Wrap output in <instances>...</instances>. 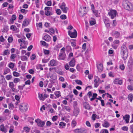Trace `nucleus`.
<instances>
[{
	"label": "nucleus",
	"mask_w": 133,
	"mask_h": 133,
	"mask_svg": "<svg viewBox=\"0 0 133 133\" xmlns=\"http://www.w3.org/2000/svg\"><path fill=\"white\" fill-rule=\"evenodd\" d=\"M118 45H116L113 43L112 45V48L115 49H117Z\"/></svg>",
	"instance_id": "obj_57"
},
{
	"label": "nucleus",
	"mask_w": 133,
	"mask_h": 133,
	"mask_svg": "<svg viewBox=\"0 0 133 133\" xmlns=\"http://www.w3.org/2000/svg\"><path fill=\"white\" fill-rule=\"evenodd\" d=\"M21 59L23 61H27L28 58L25 56H21Z\"/></svg>",
	"instance_id": "obj_33"
},
{
	"label": "nucleus",
	"mask_w": 133,
	"mask_h": 133,
	"mask_svg": "<svg viewBox=\"0 0 133 133\" xmlns=\"http://www.w3.org/2000/svg\"><path fill=\"white\" fill-rule=\"evenodd\" d=\"M16 55L15 54H12L11 55L10 58L12 61H15L14 59L16 57Z\"/></svg>",
	"instance_id": "obj_34"
},
{
	"label": "nucleus",
	"mask_w": 133,
	"mask_h": 133,
	"mask_svg": "<svg viewBox=\"0 0 133 133\" xmlns=\"http://www.w3.org/2000/svg\"><path fill=\"white\" fill-rule=\"evenodd\" d=\"M130 117V115L128 114H126L123 116V119L125 120L127 123H129Z\"/></svg>",
	"instance_id": "obj_16"
},
{
	"label": "nucleus",
	"mask_w": 133,
	"mask_h": 133,
	"mask_svg": "<svg viewBox=\"0 0 133 133\" xmlns=\"http://www.w3.org/2000/svg\"><path fill=\"white\" fill-rule=\"evenodd\" d=\"M29 23L28 20L26 19H25L23 21L22 25H24V26H26L28 25Z\"/></svg>",
	"instance_id": "obj_29"
},
{
	"label": "nucleus",
	"mask_w": 133,
	"mask_h": 133,
	"mask_svg": "<svg viewBox=\"0 0 133 133\" xmlns=\"http://www.w3.org/2000/svg\"><path fill=\"white\" fill-rule=\"evenodd\" d=\"M69 35L71 38H75L77 36V32L75 29H74V32H72L70 31H69L68 32Z\"/></svg>",
	"instance_id": "obj_6"
},
{
	"label": "nucleus",
	"mask_w": 133,
	"mask_h": 133,
	"mask_svg": "<svg viewBox=\"0 0 133 133\" xmlns=\"http://www.w3.org/2000/svg\"><path fill=\"white\" fill-rule=\"evenodd\" d=\"M75 60L74 58H72L69 62L70 66L74 67L75 65Z\"/></svg>",
	"instance_id": "obj_19"
},
{
	"label": "nucleus",
	"mask_w": 133,
	"mask_h": 133,
	"mask_svg": "<svg viewBox=\"0 0 133 133\" xmlns=\"http://www.w3.org/2000/svg\"><path fill=\"white\" fill-rule=\"evenodd\" d=\"M97 115L96 114H93L92 116V119L94 121L97 118Z\"/></svg>",
	"instance_id": "obj_48"
},
{
	"label": "nucleus",
	"mask_w": 133,
	"mask_h": 133,
	"mask_svg": "<svg viewBox=\"0 0 133 133\" xmlns=\"http://www.w3.org/2000/svg\"><path fill=\"white\" fill-rule=\"evenodd\" d=\"M66 55L64 51H61L58 58V60H64L65 59Z\"/></svg>",
	"instance_id": "obj_9"
},
{
	"label": "nucleus",
	"mask_w": 133,
	"mask_h": 133,
	"mask_svg": "<svg viewBox=\"0 0 133 133\" xmlns=\"http://www.w3.org/2000/svg\"><path fill=\"white\" fill-rule=\"evenodd\" d=\"M60 18L61 19H65L66 18V16L65 15H62L60 16Z\"/></svg>",
	"instance_id": "obj_52"
},
{
	"label": "nucleus",
	"mask_w": 133,
	"mask_h": 133,
	"mask_svg": "<svg viewBox=\"0 0 133 133\" xmlns=\"http://www.w3.org/2000/svg\"><path fill=\"white\" fill-rule=\"evenodd\" d=\"M128 54V52L126 46L124 45L122 46L121 48V55L124 60L127 59Z\"/></svg>",
	"instance_id": "obj_1"
},
{
	"label": "nucleus",
	"mask_w": 133,
	"mask_h": 133,
	"mask_svg": "<svg viewBox=\"0 0 133 133\" xmlns=\"http://www.w3.org/2000/svg\"><path fill=\"white\" fill-rule=\"evenodd\" d=\"M12 77V76L10 75H7L6 77V78L7 80H9Z\"/></svg>",
	"instance_id": "obj_58"
},
{
	"label": "nucleus",
	"mask_w": 133,
	"mask_h": 133,
	"mask_svg": "<svg viewBox=\"0 0 133 133\" xmlns=\"http://www.w3.org/2000/svg\"><path fill=\"white\" fill-rule=\"evenodd\" d=\"M129 130L130 132L131 133H133V124L130 126Z\"/></svg>",
	"instance_id": "obj_39"
},
{
	"label": "nucleus",
	"mask_w": 133,
	"mask_h": 133,
	"mask_svg": "<svg viewBox=\"0 0 133 133\" xmlns=\"http://www.w3.org/2000/svg\"><path fill=\"white\" fill-rule=\"evenodd\" d=\"M10 29L14 31H15L17 29V28L16 26L12 25L11 26Z\"/></svg>",
	"instance_id": "obj_44"
},
{
	"label": "nucleus",
	"mask_w": 133,
	"mask_h": 133,
	"mask_svg": "<svg viewBox=\"0 0 133 133\" xmlns=\"http://www.w3.org/2000/svg\"><path fill=\"white\" fill-rule=\"evenodd\" d=\"M124 8L127 10L131 11L133 9V5L128 1H126L123 4Z\"/></svg>",
	"instance_id": "obj_2"
},
{
	"label": "nucleus",
	"mask_w": 133,
	"mask_h": 133,
	"mask_svg": "<svg viewBox=\"0 0 133 133\" xmlns=\"http://www.w3.org/2000/svg\"><path fill=\"white\" fill-rule=\"evenodd\" d=\"M28 106L27 104L24 103L21 104L19 106V109L22 112H24L26 111L28 108Z\"/></svg>",
	"instance_id": "obj_4"
},
{
	"label": "nucleus",
	"mask_w": 133,
	"mask_h": 133,
	"mask_svg": "<svg viewBox=\"0 0 133 133\" xmlns=\"http://www.w3.org/2000/svg\"><path fill=\"white\" fill-rule=\"evenodd\" d=\"M8 42L9 43H11L13 41V38L11 37H9L8 39Z\"/></svg>",
	"instance_id": "obj_64"
},
{
	"label": "nucleus",
	"mask_w": 133,
	"mask_h": 133,
	"mask_svg": "<svg viewBox=\"0 0 133 133\" xmlns=\"http://www.w3.org/2000/svg\"><path fill=\"white\" fill-rule=\"evenodd\" d=\"M121 129L122 130L125 131H128V127L126 126H124L123 127L121 128Z\"/></svg>",
	"instance_id": "obj_36"
},
{
	"label": "nucleus",
	"mask_w": 133,
	"mask_h": 133,
	"mask_svg": "<svg viewBox=\"0 0 133 133\" xmlns=\"http://www.w3.org/2000/svg\"><path fill=\"white\" fill-rule=\"evenodd\" d=\"M114 83L115 84L121 85L122 84L123 81L119 78H116L114 80Z\"/></svg>",
	"instance_id": "obj_12"
},
{
	"label": "nucleus",
	"mask_w": 133,
	"mask_h": 133,
	"mask_svg": "<svg viewBox=\"0 0 133 133\" xmlns=\"http://www.w3.org/2000/svg\"><path fill=\"white\" fill-rule=\"evenodd\" d=\"M103 21H104L106 26L107 28H108L110 27L109 20V18L105 17L103 18Z\"/></svg>",
	"instance_id": "obj_10"
},
{
	"label": "nucleus",
	"mask_w": 133,
	"mask_h": 133,
	"mask_svg": "<svg viewBox=\"0 0 133 133\" xmlns=\"http://www.w3.org/2000/svg\"><path fill=\"white\" fill-rule=\"evenodd\" d=\"M50 77L52 79L55 80L57 79V76L55 75H54L50 76Z\"/></svg>",
	"instance_id": "obj_55"
},
{
	"label": "nucleus",
	"mask_w": 133,
	"mask_h": 133,
	"mask_svg": "<svg viewBox=\"0 0 133 133\" xmlns=\"http://www.w3.org/2000/svg\"><path fill=\"white\" fill-rule=\"evenodd\" d=\"M108 14L110 18L113 19L116 17V15H117L118 13L116 10L111 9L108 12Z\"/></svg>",
	"instance_id": "obj_3"
},
{
	"label": "nucleus",
	"mask_w": 133,
	"mask_h": 133,
	"mask_svg": "<svg viewBox=\"0 0 133 133\" xmlns=\"http://www.w3.org/2000/svg\"><path fill=\"white\" fill-rule=\"evenodd\" d=\"M68 8L67 7H65L63 8V9L62 10V11L63 12L66 13L67 12V11L68 10Z\"/></svg>",
	"instance_id": "obj_53"
},
{
	"label": "nucleus",
	"mask_w": 133,
	"mask_h": 133,
	"mask_svg": "<svg viewBox=\"0 0 133 133\" xmlns=\"http://www.w3.org/2000/svg\"><path fill=\"white\" fill-rule=\"evenodd\" d=\"M75 82L77 84L79 85H82V82L81 80H76Z\"/></svg>",
	"instance_id": "obj_46"
},
{
	"label": "nucleus",
	"mask_w": 133,
	"mask_h": 133,
	"mask_svg": "<svg viewBox=\"0 0 133 133\" xmlns=\"http://www.w3.org/2000/svg\"><path fill=\"white\" fill-rule=\"evenodd\" d=\"M133 64L132 59L131 57H130L129 58L128 65L130 68H131Z\"/></svg>",
	"instance_id": "obj_20"
},
{
	"label": "nucleus",
	"mask_w": 133,
	"mask_h": 133,
	"mask_svg": "<svg viewBox=\"0 0 133 133\" xmlns=\"http://www.w3.org/2000/svg\"><path fill=\"white\" fill-rule=\"evenodd\" d=\"M16 19V16L15 15H13L11 17V18L10 19L9 21H8V23L10 24H13L14 22V21Z\"/></svg>",
	"instance_id": "obj_14"
},
{
	"label": "nucleus",
	"mask_w": 133,
	"mask_h": 133,
	"mask_svg": "<svg viewBox=\"0 0 133 133\" xmlns=\"http://www.w3.org/2000/svg\"><path fill=\"white\" fill-rule=\"evenodd\" d=\"M90 25H95L96 23V22L95 20H91L89 21Z\"/></svg>",
	"instance_id": "obj_38"
},
{
	"label": "nucleus",
	"mask_w": 133,
	"mask_h": 133,
	"mask_svg": "<svg viewBox=\"0 0 133 133\" xmlns=\"http://www.w3.org/2000/svg\"><path fill=\"white\" fill-rule=\"evenodd\" d=\"M95 83L94 84V87L97 88L99 85V83L98 82V81L96 79L94 80Z\"/></svg>",
	"instance_id": "obj_30"
},
{
	"label": "nucleus",
	"mask_w": 133,
	"mask_h": 133,
	"mask_svg": "<svg viewBox=\"0 0 133 133\" xmlns=\"http://www.w3.org/2000/svg\"><path fill=\"white\" fill-rule=\"evenodd\" d=\"M28 10L24 9H22L21 10V11L23 14H25L28 12Z\"/></svg>",
	"instance_id": "obj_47"
},
{
	"label": "nucleus",
	"mask_w": 133,
	"mask_h": 133,
	"mask_svg": "<svg viewBox=\"0 0 133 133\" xmlns=\"http://www.w3.org/2000/svg\"><path fill=\"white\" fill-rule=\"evenodd\" d=\"M66 4L65 3H64L63 2L62 3V4L60 8L62 9V10L63 9V8H65V7Z\"/></svg>",
	"instance_id": "obj_56"
},
{
	"label": "nucleus",
	"mask_w": 133,
	"mask_h": 133,
	"mask_svg": "<svg viewBox=\"0 0 133 133\" xmlns=\"http://www.w3.org/2000/svg\"><path fill=\"white\" fill-rule=\"evenodd\" d=\"M77 123L76 121L74 119H73L71 123V126L72 128H75L76 125Z\"/></svg>",
	"instance_id": "obj_25"
},
{
	"label": "nucleus",
	"mask_w": 133,
	"mask_h": 133,
	"mask_svg": "<svg viewBox=\"0 0 133 133\" xmlns=\"http://www.w3.org/2000/svg\"><path fill=\"white\" fill-rule=\"evenodd\" d=\"M35 122L37 123V125L40 127H43L45 124L44 121H42L39 119H37L35 120Z\"/></svg>",
	"instance_id": "obj_7"
},
{
	"label": "nucleus",
	"mask_w": 133,
	"mask_h": 133,
	"mask_svg": "<svg viewBox=\"0 0 133 133\" xmlns=\"http://www.w3.org/2000/svg\"><path fill=\"white\" fill-rule=\"evenodd\" d=\"M20 80V79L18 78H15L14 80V82L15 83H16L18 82Z\"/></svg>",
	"instance_id": "obj_49"
},
{
	"label": "nucleus",
	"mask_w": 133,
	"mask_h": 133,
	"mask_svg": "<svg viewBox=\"0 0 133 133\" xmlns=\"http://www.w3.org/2000/svg\"><path fill=\"white\" fill-rule=\"evenodd\" d=\"M3 31L4 32H7L9 30V27L6 25H4L3 28Z\"/></svg>",
	"instance_id": "obj_37"
},
{
	"label": "nucleus",
	"mask_w": 133,
	"mask_h": 133,
	"mask_svg": "<svg viewBox=\"0 0 133 133\" xmlns=\"http://www.w3.org/2000/svg\"><path fill=\"white\" fill-rule=\"evenodd\" d=\"M10 71V69L8 68H5L4 72V74L5 75L8 73Z\"/></svg>",
	"instance_id": "obj_42"
},
{
	"label": "nucleus",
	"mask_w": 133,
	"mask_h": 133,
	"mask_svg": "<svg viewBox=\"0 0 133 133\" xmlns=\"http://www.w3.org/2000/svg\"><path fill=\"white\" fill-rule=\"evenodd\" d=\"M23 129L24 130V131L26 132H29V131L30 128L29 127H24L23 128Z\"/></svg>",
	"instance_id": "obj_43"
},
{
	"label": "nucleus",
	"mask_w": 133,
	"mask_h": 133,
	"mask_svg": "<svg viewBox=\"0 0 133 133\" xmlns=\"http://www.w3.org/2000/svg\"><path fill=\"white\" fill-rule=\"evenodd\" d=\"M54 94L56 97H54V99H56L59 97L61 96V92L59 91H57L55 92Z\"/></svg>",
	"instance_id": "obj_23"
},
{
	"label": "nucleus",
	"mask_w": 133,
	"mask_h": 133,
	"mask_svg": "<svg viewBox=\"0 0 133 133\" xmlns=\"http://www.w3.org/2000/svg\"><path fill=\"white\" fill-rule=\"evenodd\" d=\"M102 125L104 127L108 128L109 127L110 124L107 121H105L104 123L102 124Z\"/></svg>",
	"instance_id": "obj_26"
},
{
	"label": "nucleus",
	"mask_w": 133,
	"mask_h": 133,
	"mask_svg": "<svg viewBox=\"0 0 133 133\" xmlns=\"http://www.w3.org/2000/svg\"><path fill=\"white\" fill-rule=\"evenodd\" d=\"M112 35L116 38H119L120 36V32L117 31H113L112 32Z\"/></svg>",
	"instance_id": "obj_13"
},
{
	"label": "nucleus",
	"mask_w": 133,
	"mask_h": 133,
	"mask_svg": "<svg viewBox=\"0 0 133 133\" xmlns=\"http://www.w3.org/2000/svg\"><path fill=\"white\" fill-rule=\"evenodd\" d=\"M51 37L48 34L45 35L43 38V39L47 42L49 41Z\"/></svg>",
	"instance_id": "obj_24"
},
{
	"label": "nucleus",
	"mask_w": 133,
	"mask_h": 133,
	"mask_svg": "<svg viewBox=\"0 0 133 133\" xmlns=\"http://www.w3.org/2000/svg\"><path fill=\"white\" fill-rule=\"evenodd\" d=\"M36 56L34 54H33L31 56L30 58L31 60H33L36 58Z\"/></svg>",
	"instance_id": "obj_54"
},
{
	"label": "nucleus",
	"mask_w": 133,
	"mask_h": 133,
	"mask_svg": "<svg viewBox=\"0 0 133 133\" xmlns=\"http://www.w3.org/2000/svg\"><path fill=\"white\" fill-rule=\"evenodd\" d=\"M97 69L99 72L102 71L103 69V65L102 64L100 63L98 65L97 64Z\"/></svg>",
	"instance_id": "obj_22"
},
{
	"label": "nucleus",
	"mask_w": 133,
	"mask_h": 133,
	"mask_svg": "<svg viewBox=\"0 0 133 133\" xmlns=\"http://www.w3.org/2000/svg\"><path fill=\"white\" fill-rule=\"evenodd\" d=\"M11 89L12 91L15 92H18L19 91V90H17L16 89L14 88V87H13Z\"/></svg>",
	"instance_id": "obj_59"
},
{
	"label": "nucleus",
	"mask_w": 133,
	"mask_h": 133,
	"mask_svg": "<svg viewBox=\"0 0 133 133\" xmlns=\"http://www.w3.org/2000/svg\"><path fill=\"white\" fill-rule=\"evenodd\" d=\"M91 9L92 10L93 13L95 15L96 17H98L99 14L98 11L95 9L94 6L93 4L91 5Z\"/></svg>",
	"instance_id": "obj_11"
},
{
	"label": "nucleus",
	"mask_w": 133,
	"mask_h": 133,
	"mask_svg": "<svg viewBox=\"0 0 133 133\" xmlns=\"http://www.w3.org/2000/svg\"><path fill=\"white\" fill-rule=\"evenodd\" d=\"M9 86L11 89L14 87V84L12 82H9Z\"/></svg>",
	"instance_id": "obj_41"
},
{
	"label": "nucleus",
	"mask_w": 133,
	"mask_h": 133,
	"mask_svg": "<svg viewBox=\"0 0 133 133\" xmlns=\"http://www.w3.org/2000/svg\"><path fill=\"white\" fill-rule=\"evenodd\" d=\"M119 68L122 70H123L124 69L125 66L123 64H122L120 65Z\"/></svg>",
	"instance_id": "obj_60"
},
{
	"label": "nucleus",
	"mask_w": 133,
	"mask_h": 133,
	"mask_svg": "<svg viewBox=\"0 0 133 133\" xmlns=\"http://www.w3.org/2000/svg\"><path fill=\"white\" fill-rule=\"evenodd\" d=\"M10 52V51L8 49H7L6 50H5L4 51V55H7V54H9Z\"/></svg>",
	"instance_id": "obj_63"
},
{
	"label": "nucleus",
	"mask_w": 133,
	"mask_h": 133,
	"mask_svg": "<svg viewBox=\"0 0 133 133\" xmlns=\"http://www.w3.org/2000/svg\"><path fill=\"white\" fill-rule=\"evenodd\" d=\"M36 68L37 69H40L41 70H43V68H42V65L41 64H38L36 66Z\"/></svg>",
	"instance_id": "obj_35"
},
{
	"label": "nucleus",
	"mask_w": 133,
	"mask_h": 133,
	"mask_svg": "<svg viewBox=\"0 0 133 133\" xmlns=\"http://www.w3.org/2000/svg\"><path fill=\"white\" fill-rule=\"evenodd\" d=\"M100 132V133H109L108 130L106 129L101 130Z\"/></svg>",
	"instance_id": "obj_40"
},
{
	"label": "nucleus",
	"mask_w": 133,
	"mask_h": 133,
	"mask_svg": "<svg viewBox=\"0 0 133 133\" xmlns=\"http://www.w3.org/2000/svg\"><path fill=\"white\" fill-rule=\"evenodd\" d=\"M14 64L12 62H10L9 64V67L11 69L13 68L14 66Z\"/></svg>",
	"instance_id": "obj_45"
},
{
	"label": "nucleus",
	"mask_w": 133,
	"mask_h": 133,
	"mask_svg": "<svg viewBox=\"0 0 133 133\" xmlns=\"http://www.w3.org/2000/svg\"><path fill=\"white\" fill-rule=\"evenodd\" d=\"M66 124L65 123L62 122H61L59 124V126H60L59 127H61L62 128H64L66 126Z\"/></svg>",
	"instance_id": "obj_32"
},
{
	"label": "nucleus",
	"mask_w": 133,
	"mask_h": 133,
	"mask_svg": "<svg viewBox=\"0 0 133 133\" xmlns=\"http://www.w3.org/2000/svg\"><path fill=\"white\" fill-rule=\"evenodd\" d=\"M63 108L68 112H70L71 110L70 107L68 106L64 105L63 107Z\"/></svg>",
	"instance_id": "obj_27"
},
{
	"label": "nucleus",
	"mask_w": 133,
	"mask_h": 133,
	"mask_svg": "<svg viewBox=\"0 0 133 133\" xmlns=\"http://www.w3.org/2000/svg\"><path fill=\"white\" fill-rule=\"evenodd\" d=\"M83 107L85 109L88 110L90 109V106L88 102H84L83 104Z\"/></svg>",
	"instance_id": "obj_18"
},
{
	"label": "nucleus",
	"mask_w": 133,
	"mask_h": 133,
	"mask_svg": "<svg viewBox=\"0 0 133 133\" xmlns=\"http://www.w3.org/2000/svg\"><path fill=\"white\" fill-rule=\"evenodd\" d=\"M13 74L14 76L15 77H17L19 75V73L16 71H14L13 72Z\"/></svg>",
	"instance_id": "obj_51"
},
{
	"label": "nucleus",
	"mask_w": 133,
	"mask_h": 133,
	"mask_svg": "<svg viewBox=\"0 0 133 133\" xmlns=\"http://www.w3.org/2000/svg\"><path fill=\"white\" fill-rule=\"evenodd\" d=\"M0 131L6 133L7 131V129L5 128L4 125L2 124L0 125Z\"/></svg>",
	"instance_id": "obj_17"
},
{
	"label": "nucleus",
	"mask_w": 133,
	"mask_h": 133,
	"mask_svg": "<svg viewBox=\"0 0 133 133\" xmlns=\"http://www.w3.org/2000/svg\"><path fill=\"white\" fill-rule=\"evenodd\" d=\"M56 13L58 15H59L61 14V11L59 9H57L56 10Z\"/></svg>",
	"instance_id": "obj_50"
},
{
	"label": "nucleus",
	"mask_w": 133,
	"mask_h": 133,
	"mask_svg": "<svg viewBox=\"0 0 133 133\" xmlns=\"http://www.w3.org/2000/svg\"><path fill=\"white\" fill-rule=\"evenodd\" d=\"M50 51L45 49H44V53L46 55H48L49 54Z\"/></svg>",
	"instance_id": "obj_62"
},
{
	"label": "nucleus",
	"mask_w": 133,
	"mask_h": 133,
	"mask_svg": "<svg viewBox=\"0 0 133 133\" xmlns=\"http://www.w3.org/2000/svg\"><path fill=\"white\" fill-rule=\"evenodd\" d=\"M48 64L49 65L50 64L52 66H55L57 65V61L54 59H52L50 61Z\"/></svg>",
	"instance_id": "obj_21"
},
{
	"label": "nucleus",
	"mask_w": 133,
	"mask_h": 133,
	"mask_svg": "<svg viewBox=\"0 0 133 133\" xmlns=\"http://www.w3.org/2000/svg\"><path fill=\"white\" fill-rule=\"evenodd\" d=\"M79 113V109H74V115L76 117L78 115Z\"/></svg>",
	"instance_id": "obj_28"
},
{
	"label": "nucleus",
	"mask_w": 133,
	"mask_h": 133,
	"mask_svg": "<svg viewBox=\"0 0 133 133\" xmlns=\"http://www.w3.org/2000/svg\"><path fill=\"white\" fill-rule=\"evenodd\" d=\"M50 9V8L49 7H46L44 8L45 15L47 16H49L51 14L50 12L49 11Z\"/></svg>",
	"instance_id": "obj_15"
},
{
	"label": "nucleus",
	"mask_w": 133,
	"mask_h": 133,
	"mask_svg": "<svg viewBox=\"0 0 133 133\" xmlns=\"http://www.w3.org/2000/svg\"><path fill=\"white\" fill-rule=\"evenodd\" d=\"M100 125V124L98 123H96L95 124V128H97L99 127Z\"/></svg>",
	"instance_id": "obj_61"
},
{
	"label": "nucleus",
	"mask_w": 133,
	"mask_h": 133,
	"mask_svg": "<svg viewBox=\"0 0 133 133\" xmlns=\"http://www.w3.org/2000/svg\"><path fill=\"white\" fill-rule=\"evenodd\" d=\"M73 131L75 133H86L87 130L84 128H81L75 129Z\"/></svg>",
	"instance_id": "obj_5"
},
{
	"label": "nucleus",
	"mask_w": 133,
	"mask_h": 133,
	"mask_svg": "<svg viewBox=\"0 0 133 133\" xmlns=\"http://www.w3.org/2000/svg\"><path fill=\"white\" fill-rule=\"evenodd\" d=\"M38 97L41 100L44 101L45 99L49 97V95L44 94H40L38 93Z\"/></svg>",
	"instance_id": "obj_8"
},
{
	"label": "nucleus",
	"mask_w": 133,
	"mask_h": 133,
	"mask_svg": "<svg viewBox=\"0 0 133 133\" xmlns=\"http://www.w3.org/2000/svg\"><path fill=\"white\" fill-rule=\"evenodd\" d=\"M128 100L131 102L133 98V95L132 94H130L128 95Z\"/></svg>",
	"instance_id": "obj_31"
}]
</instances>
